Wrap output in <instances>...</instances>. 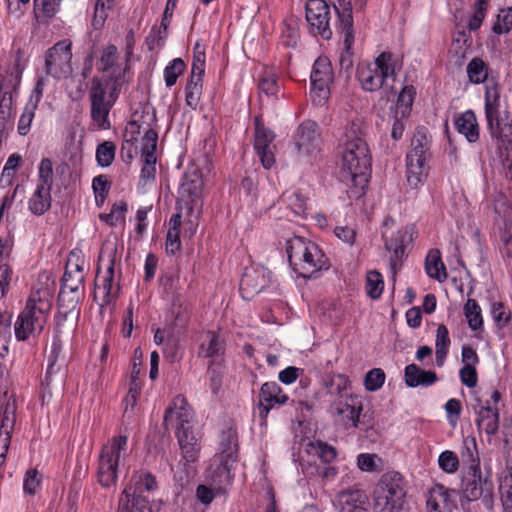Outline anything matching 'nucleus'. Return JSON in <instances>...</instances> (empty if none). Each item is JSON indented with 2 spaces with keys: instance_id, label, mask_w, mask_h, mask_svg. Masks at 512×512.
Returning <instances> with one entry per match:
<instances>
[{
  "instance_id": "obj_1",
  "label": "nucleus",
  "mask_w": 512,
  "mask_h": 512,
  "mask_svg": "<svg viewBox=\"0 0 512 512\" xmlns=\"http://www.w3.org/2000/svg\"><path fill=\"white\" fill-rule=\"evenodd\" d=\"M193 419V410L186 398L181 394L173 398L163 417L165 431L169 430V426L175 428V435L182 456L179 464L184 465L187 477L190 475L188 466L198 460L201 449L198 439L194 434Z\"/></svg>"
},
{
  "instance_id": "obj_2",
  "label": "nucleus",
  "mask_w": 512,
  "mask_h": 512,
  "mask_svg": "<svg viewBox=\"0 0 512 512\" xmlns=\"http://www.w3.org/2000/svg\"><path fill=\"white\" fill-rule=\"evenodd\" d=\"M372 167V156L368 144L361 137L345 140L342 150L341 181L351 188L358 198L364 193Z\"/></svg>"
},
{
  "instance_id": "obj_3",
  "label": "nucleus",
  "mask_w": 512,
  "mask_h": 512,
  "mask_svg": "<svg viewBox=\"0 0 512 512\" xmlns=\"http://www.w3.org/2000/svg\"><path fill=\"white\" fill-rule=\"evenodd\" d=\"M123 83L124 73L121 69H114L106 78H92L89 90L90 117L98 130L111 128L109 114L119 97Z\"/></svg>"
},
{
  "instance_id": "obj_4",
  "label": "nucleus",
  "mask_w": 512,
  "mask_h": 512,
  "mask_svg": "<svg viewBox=\"0 0 512 512\" xmlns=\"http://www.w3.org/2000/svg\"><path fill=\"white\" fill-rule=\"evenodd\" d=\"M286 253L293 271L302 278L315 279L330 265L319 247L304 237L294 236L286 241Z\"/></svg>"
},
{
  "instance_id": "obj_5",
  "label": "nucleus",
  "mask_w": 512,
  "mask_h": 512,
  "mask_svg": "<svg viewBox=\"0 0 512 512\" xmlns=\"http://www.w3.org/2000/svg\"><path fill=\"white\" fill-rule=\"evenodd\" d=\"M51 308L52 295L49 289L33 292L14 324L16 339L25 341L30 336L40 335L47 323Z\"/></svg>"
},
{
  "instance_id": "obj_6",
  "label": "nucleus",
  "mask_w": 512,
  "mask_h": 512,
  "mask_svg": "<svg viewBox=\"0 0 512 512\" xmlns=\"http://www.w3.org/2000/svg\"><path fill=\"white\" fill-rule=\"evenodd\" d=\"M406 494V481L402 474L397 471L384 473L373 491V511L400 512Z\"/></svg>"
},
{
  "instance_id": "obj_7",
  "label": "nucleus",
  "mask_w": 512,
  "mask_h": 512,
  "mask_svg": "<svg viewBox=\"0 0 512 512\" xmlns=\"http://www.w3.org/2000/svg\"><path fill=\"white\" fill-rule=\"evenodd\" d=\"M399 58L390 51L380 53L374 63L361 62L357 66L356 77L366 92H375L383 87L386 79L396 80Z\"/></svg>"
},
{
  "instance_id": "obj_8",
  "label": "nucleus",
  "mask_w": 512,
  "mask_h": 512,
  "mask_svg": "<svg viewBox=\"0 0 512 512\" xmlns=\"http://www.w3.org/2000/svg\"><path fill=\"white\" fill-rule=\"evenodd\" d=\"M462 492L468 501L481 499L484 506L492 510L494 506V483L490 469L485 472L476 464L468 466L462 476Z\"/></svg>"
},
{
  "instance_id": "obj_9",
  "label": "nucleus",
  "mask_w": 512,
  "mask_h": 512,
  "mask_svg": "<svg viewBox=\"0 0 512 512\" xmlns=\"http://www.w3.org/2000/svg\"><path fill=\"white\" fill-rule=\"evenodd\" d=\"M430 139L424 129H417L411 140V151L406 156L407 181L416 188L428 173L431 158Z\"/></svg>"
},
{
  "instance_id": "obj_10",
  "label": "nucleus",
  "mask_w": 512,
  "mask_h": 512,
  "mask_svg": "<svg viewBox=\"0 0 512 512\" xmlns=\"http://www.w3.org/2000/svg\"><path fill=\"white\" fill-rule=\"evenodd\" d=\"M126 433L114 436L102 447L98 463V481L103 487H111L116 483L120 455L127 448Z\"/></svg>"
},
{
  "instance_id": "obj_11",
  "label": "nucleus",
  "mask_w": 512,
  "mask_h": 512,
  "mask_svg": "<svg viewBox=\"0 0 512 512\" xmlns=\"http://www.w3.org/2000/svg\"><path fill=\"white\" fill-rule=\"evenodd\" d=\"M70 41H59L45 55V72L54 78H66L72 72Z\"/></svg>"
},
{
  "instance_id": "obj_12",
  "label": "nucleus",
  "mask_w": 512,
  "mask_h": 512,
  "mask_svg": "<svg viewBox=\"0 0 512 512\" xmlns=\"http://www.w3.org/2000/svg\"><path fill=\"white\" fill-rule=\"evenodd\" d=\"M368 0H353L356 11H362ZM333 8L338 16L336 30L343 36V43L347 52H349L354 43L352 0H336Z\"/></svg>"
},
{
  "instance_id": "obj_13",
  "label": "nucleus",
  "mask_w": 512,
  "mask_h": 512,
  "mask_svg": "<svg viewBox=\"0 0 512 512\" xmlns=\"http://www.w3.org/2000/svg\"><path fill=\"white\" fill-rule=\"evenodd\" d=\"M306 20L314 34L329 40L332 37L330 28V6L324 0H308L306 3Z\"/></svg>"
},
{
  "instance_id": "obj_14",
  "label": "nucleus",
  "mask_w": 512,
  "mask_h": 512,
  "mask_svg": "<svg viewBox=\"0 0 512 512\" xmlns=\"http://www.w3.org/2000/svg\"><path fill=\"white\" fill-rule=\"evenodd\" d=\"M311 94L314 101L321 104L330 94V84L333 81V70L331 63L327 58L319 57L314 65L310 75Z\"/></svg>"
},
{
  "instance_id": "obj_15",
  "label": "nucleus",
  "mask_w": 512,
  "mask_h": 512,
  "mask_svg": "<svg viewBox=\"0 0 512 512\" xmlns=\"http://www.w3.org/2000/svg\"><path fill=\"white\" fill-rule=\"evenodd\" d=\"M205 73V54H194L191 75L185 87L186 105L195 110L199 105Z\"/></svg>"
},
{
  "instance_id": "obj_16",
  "label": "nucleus",
  "mask_w": 512,
  "mask_h": 512,
  "mask_svg": "<svg viewBox=\"0 0 512 512\" xmlns=\"http://www.w3.org/2000/svg\"><path fill=\"white\" fill-rule=\"evenodd\" d=\"M382 237L385 240V249L392 252L390 256V267L393 274H395L402 266L405 249L407 245L412 242V234L408 228H404L392 233L391 236H387L386 233H383Z\"/></svg>"
},
{
  "instance_id": "obj_17",
  "label": "nucleus",
  "mask_w": 512,
  "mask_h": 512,
  "mask_svg": "<svg viewBox=\"0 0 512 512\" xmlns=\"http://www.w3.org/2000/svg\"><path fill=\"white\" fill-rule=\"evenodd\" d=\"M274 138L273 131L267 128L259 117H256L254 149L265 169H270L275 163L274 154L271 149Z\"/></svg>"
},
{
  "instance_id": "obj_18",
  "label": "nucleus",
  "mask_w": 512,
  "mask_h": 512,
  "mask_svg": "<svg viewBox=\"0 0 512 512\" xmlns=\"http://www.w3.org/2000/svg\"><path fill=\"white\" fill-rule=\"evenodd\" d=\"M114 271H115V256L109 255V265L106 269L105 275L99 276V268L97 269L94 298H100L99 305L101 307L110 305L117 297L119 287L114 289Z\"/></svg>"
},
{
  "instance_id": "obj_19",
  "label": "nucleus",
  "mask_w": 512,
  "mask_h": 512,
  "mask_svg": "<svg viewBox=\"0 0 512 512\" xmlns=\"http://www.w3.org/2000/svg\"><path fill=\"white\" fill-rule=\"evenodd\" d=\"M202 187V175L197 168H190L183 174L179 195L191 210L200 200Z\"/></svg>"
},
{
  "instance_id": "obj_20",
  "label": "nucleus",
  "mask_w": 512,
  "mask_h": 512,
  "mask_svg": "<svg viewBox=\"0 0 512 512\" xmlns=\"http://www.w3.org/2000/svg\"><path fill=\"white\" fill-rule=\"evenodd\" d=\"M269 283L265 269L249 267L245 268L240 280V293L246 300L259 294Z\"/></svg>"
},
{
  "instance_id": "obj_21",
  "label": "nucleus",
  "mask_w": 512,
  "mask_h": 512,
  "mask_svg": "<svg viewBox=\"0 0 512 512\" xmlns=\"http://www.w3.org/2000/svg\"><path fill=\"white\" fill-rule=\"evenodd\" d=\"M258 398L261 418H266L272 409L281 407L289 399L276 382L264 383L260 388Z\"/></svg>"
},
{
  "instance_id": "obj_22",
  "label": "nucleus",
  "mask_w": 512,
  "mask_h": 512,
  "mask_svg": "<svg viewBox=\"0 0 512 512\" xmlns=\"http://www.w3.org/2000/svg\"><path fill=\"white\" fill-rule=\"evenodd\" d=\"M335 506L339 512H369V499L361 489H345L337 494Z\"/></svg>"
},
{
  "instance_id": "obj_23",
  "label": "nucleus",
  "mask_w": 512,
  "mask_h": 512,
  "mask_svg": "<svg viewBox=\"0 0 512 512\" xmlns=\"http://www.w3.org/2000/svg\"><path fill=\"white\" fill-rule=\"evenodd\" d=\"M294 145L300 154L308 155L318 147L319 132L316 122L306 120L301 123L293 137Z\"/></svg>"
},
{
  "instance_id": "obj_24",
  "label": "nucleus",
  "mask_w": 512,
  "mask_h": 512,
  "mask_svg": "<svg viewBox=\"0 0 512 512\" xmlns=\"http://www.w3.org/2000/svg\"><path fill=\"white\" fill-rule=\"evenodd\" d=\"M473 406L476 414L475 423L478 429H482L488 435H495L499 428V411L492 407L489 401L482 402L480 398L475 399Z\"/></svg>"
},
{
  "instance_id": "obj_25",
  "label": "nucleus",
  "mask_w": 512,
  "mask_h": 512,
  "mask_svg": "<svg viewBox=\"0 0 512 512\" xmlns=\"http://www.w3.org/2000/svg\"><path fill=\"white\" fill-rule=\"evenodd\" d=\"M83 296L84 292L60 288L58 295V313L55 317L57 332H59V327L62 322H64L70 314L76 312V314L79 315L80 310L78 305Z\"/></svg>"
},
{
  "instance_id": "obj_26",
  "label": "nucleus",
  "mask_w": 512,
  "mask_h": 512,
  "mask_svg": "<svg viewBox=\"0 0 512 512\" xmlns=\"http://www.w3.org/2000/svg\"><path fill=\"white\" fill-rule=\"evenodd\" d=\"M220 462L225 470L229 471L232 464L238 459V434L236 429L229 427L223 430L219 443Z\"/></svg>"
},
{
  "instance_id": "obj_27",
  "label": "nucleus",
  "mask_w": 512,
  "mask_h": 512,
  "mask_svg": "<svg viewBox=\"0 0 512 512\" xmlns=\"http://www.w3.org/2000/svg\"><path fill=\"white\" fill-rule=\"evenodd\" d=\"M405 383L408 387H429L438 381L437 374L431 370H423L416 364H409L404 370Z\"/></svg>"
},
{
  "instance_id": "obj_28",
  "label": "nucleus",
  "mask_w": 512,
  "mask_h": 512,
  "mask_svg": "<svg viewBox=\"0 0 512 512\" xmlns=\"http://www.w3.org/2000/svg\"><path fill=\"white\" fill-rule=\"evenodd\" d=\"M450 492L443 485H437L427 499V512H452L453 502L450 499Z\"/></svg>"
},
{
  "instance_id": "obj_29",
  "label": "nucleus",
  "mask_w": 512,
  "mask_h": 512,
  "mask_svg": "<svg viewBox=\"0 0 512 512\" xmlns=\"http://www.w3.org/2000/svg\"><path fill=\"white\" fill-rule=\"evenodd\" d=\"M457 131L465 136L470 143H475L479 139V125L474 111L467 110L455 119Z\"/></svg>"
},
{
  "instance_id": "obj_30",
  "label": "nucleus",
  "mask_w": 512,
  "mask_h": 512,
  "mask_svg": "<svg viewBox=\"0 0 512 512\" xmlns=\"http://www.w3.org/2000/svg\"><path fill=\"white\" fill-rule=\"evenodd\" d=\"M335 413L342 417V421L346 427H358L361 421L362 406L351 399V403L347 401H339L334 406Z\"/></svg>"
},
{
  "instance_id": "obj_31",
  "label": "nucleus",
  "mask_w": 512,
  "mask_h": 512,
  "mask_svg": "<svg viewBox=\"0 0 512 512\" xmlns=\"http://www.w3.org/2000/svg\"><path fill=\"white\" fill-rule=\"evenodd\" d=\"M51 189L47 186L37 185L28 201L29 210L33 215L41 216L51 207Z\"/></svg>"
},
{
  "instance_id": "obj_32",
  "label": "nucleus",
  "mask_w": 512,
  "mask_h": 512,
  "mask_svg": "<svg viewBox=\"0 0 512 512\" xmlns=\"http://www.w3.org/2000/svg\"><path fill=\"white\" fill-rule=\"evenodd\" d=\"M500 107V89L496 82H491L485 86V116L487 124L497 120Z\"/></svg>"
},
{
  "instance_id": "obj_33",
  "label": "nucleus",
  "mask_w": 512,
  "mask_h": 512,
  "mask_svg": "<svg viewBox=\"0 0 512 512\" xmlns=\"http://www.w3.org/2000/svg\"><path fill=\"white\" fill-rule=\"evenodd\" d=\"M13 410L14 407L12 405H8L3 423L0 426V467L3 466L6 461L7 452L11 442V435L13 432Z\"/></svg>"
},
{
  "instance_id": "obj_34",
  "label": "nucleus",
  "mask_w": 512,
  "mask_h": 512,
  "mask_svg": "<svg viewBox=\"0 0 512 512\" xmlns=\"http://www.w3.org/2000/svg\"><path fill=\"white\" fill-rule=\"evenodd\" d=\"M225 343L219 335L213 331H208L200 345L199 355L205 358H213L223 355Z\"/></svg>"
},
{
  "instance_id": "obj_35",
  "label": "nucleus",
  "mask_w": 512,
  "mask_h": 512,
  "mask_svg": "<svg viewBox=\"0 0 512 512\" xmlns=\"http://www.w3.org/2000/svg\"><path fill=\"white\" fill-rule=\"evenodd\" d=\"M425 270L429 277L443 282L447 278V272L441 259L440 251L432 249L426 256Z\"/></svg>"
},
{
  "instance_id": "obj_36",
  "label": "nucleus",
  "mask_w": 512,
  "mask_h": 512,
  "mask_svg": "<svg viewBox=\"0 0 512 512\" xmlns=\"http://www.w3.org/2000/svg\"><path fill=\"white\" fill-rule=\"evenodd\" d=\"M494 212L497 215V218L495 219L496 223L498 225H501L500 222H502L503 224V228L505 231L501 235V239L507 244L511 238V236L507 234V230L511 225V221L509 219L510 206L508 205V202L504 196L500 195L495 199Z\"/></svg>"
},
{
  "instance_id": "obj_37",
  "label": "nucleus",
  "mask_w": 512,
  "mask_h": 512,
  "mask_svg": "<svg viewBox=\"0 0 512 512\" xmlns=\"http://www.w3.org/2000/svg\"><path fill=\"white\" fill-rule=\"evenodd\" d=\"M492 137L497 138L501 146L506 150L512 149V124L503 123L500 117L488 125Z\"/></svg>"
},
{
  "instance_id": "obj_38",
  "label": "nucleus",
  "mask_w": 512,
  "mask_h": 512,
  "mask_svg": "<svg viewBox=\"0 0 512 512\" xmlns=\"http://www.w3.org/2000/svg\"><path fill=\"white\" fill-rule=\"evenodd\" d=\"M307 452L310 455L319 458L324 464L331 463L337 457V451L335 447L321 440L309 442L307 446Z\"/></svg>"
},
{
  "instance_id": "obj_39",
  "label": "nucleus",
  "mask_w": 512,
  "mask_h": 512,
  "mask_svg": "<svg viewBox=\"0 0 512 512\" xmlns=\"http://www.w3.org/2000/svg\"><path fill=\"white\" fill-rule=\"evenodd\" d=\"M62 350V344L61 341L55 337L52 345L50 353L47 357V370L45 373V377L42 380V385H44L46 388H49L52 382V375L59 371V367L56 368V362L58 360L59 354Z\"/></svg>"
},
{
  "instance_id": "obj_40",
  "label": "nucleus",
  "mask_w": 512,
  "mask_h": 512,
  "mask_svg": "<svg viewBox=\"0 0 512 512\" xmlns=\"http://www.w3.org/2000/svg\"><path fill=\"white\" fill-rule=\"evenodd\" d=\"M464 314L471 330H480L483 326L481 308L475 299L469 298L464 305Z\"/></svg>"
},
{
  "instance_id": "obj_41",
  "label": "nucleus",
  "mask_w": 512,
  "mask_h": 512,
  "mask_svg": "<svg viewBox=\"0 0 512 512\" xmlns=\"http://www.w3.org/2000/svg\"><path fill=\"white\" fill-rule=\"evenodd\" d=\"M507 468L509 470L510 480L509 482L505 481V484H501L499 491L504 511L512 512V440L508 450Z\"/></svg>"
},
{
  "instance_id": "obj_42",
  "label": "nucleus",
  "mask_w": 512,
  "mask_h": 512,
  "mask_svg": "<svg viewBox=\"0 0 512 512\" xmlns=\"http://www.w3.org/2000/svg\"><path fill=\"white\" fill-rule=\"evenodd\" d=\"M467 74L471 83H483L488 77V66L481 58L475 57L467 65Z\"/></svg>"
},
{
  "instance_id": "obj_43",
  "label": "nucleus",
  "mask_w": 512,
  "mask_h": 512,
  "mask_svg": "<svg viewBox=\"0 0 512 512\" xmlns=\"http://www.w3.org/2000/svg\"><path fill=\"white\" fill-rule=\"evenodd\" d=\"M157 487L156 478L151 473H144L139 476V480L135 484V490L131 495L128 489L123 491V495H129V499H132L134 496H141L140 494H136L137 492L142 493L144 491H153ZM124 499V503H126L127 497H122Z\"/></svg>"
},
{
  "instance_id": "obj_44",
  "label": "nucleus",
  "mask_w": 512,
  "mask_h": 512,
  "mask_svg": "<svg viewBox=\"0 0 512 512\" xmlns=\"http://www.w3.org/2000/svg\"><path fill=\"white\" fill-rule=\"evenodd\" d=\"M384 281L382 275L372 270L367 273L366 276V292L372 299H378L383 292Z\"/></svg>"
},
{
  "instance_id": "obj_45",
  "label": "nucleus",
  "mask_w": 512,
  "mask_h": 512,
  "mask_svg": "<svg viewBox=\"0 0 512 512\" xmlns=\"http://www.w3.org/2000/svg\"><path fill=\"white\" fill-rule=\"evenodd\" d=\"M126 497V503H124L123 498L120 499V512H152L148 500L143 496H134L132 499H129L127 494Z\"/></svg>"
},
{
  "instance_id": "obj_46",
  "label": "nucleus",
  "mask_w": 512,
  "mask_h": 512,
  "mask_svg": "<svg viewBox=\"0 0 512 512\" xmlns=\"http://www.w3.org/2000/svg\"><path fill=\"white\" fill-rule=\"evenodd\" d=\"M116 146L111 141H105L96 149V160L101 167H108L115 158Z\"/></svg>"
},
{
  "instance_id": "obj_47",
  "label": "nucleus",
  "mask_w": 512,
  "mask_h": 512,
  "mask_svg": "<svg viewBox=\"0 0 512 512\" xmlns=\"http://www.w3.org/2000/svg\"><path fill=\"white\" fill-rule=\"evenodd\" d=\"M186 68L185 62L181 58H175L164 69V79L167 87L176 84L177 78Z\"/></svg>"
},
{
  "instance_id": "obj_48",
  "label": "nucleus",
  "mask_w": 512,
  "mask_h": 512,
  "mask_svg": "<svg viewBox=\"0 0 512 512\" xmlns=\"http://www.w3.org/2000/svg\"><path fill=\"white\" fill-rule=\"evenodd\" d=\"M127 203L120 201L112 205L110 213L100 214V219L110 226H116L119 222H124Z\"/></svg>"
},
{
  "instance_id": "obj_49",
  "label": "nucleus",
  "mask_w": 512,
  "mask_h": 512,
  "mask_svg": "<svg viewBox=\"0 0 512 512\" xmlns=\"http://www.w3.org/2000/svg\"><path fill=\"white\" fill-rule=\"evenodd\" d=\"M461 456L464 466L466 468L468 466H473V464H476L480 466V459L477 452V446L476 441L474 438H466L463 441V446L461 450Z\"/></svg>"
},
{
  "instance_id": "obj_50",
  "label": "nucleus",
  "mask_w": 512,
  "mask_h": 512,
  "mask_svg": "<svg viewBox=\"0 0 512 512\" xmlns=\"http://www.w3.org/2000/svg\"><path fill=\"white\" fill-rule=\"evenodd\" d=\"M164 298L182 291L179 275L176 273H165L160 278Z\"/></svg>"
},
{
  "instance_id": "obj_51",
  "label": "nucleus",
  "mask_w": 512,
  "mask_h": 512,
  "mask_svg": "<svg viewBox=\"0 0 512 512\" xmlns=\"http://www.w3.org/2000/svg\"><path fill=\"white\" fill-rule=\"evenodd\" d=\"M62 0H34V11L38 16L40 13L44 18L50 19L59 11Z\"/></svg>"
},
{
  "instance_id": "obj_52",
  "label": "nucleus",
  "mask_w": 512,
  "mask_h": 512,
  "mask_svg": "<svg viewBox=\"0 0 512 512\" xmlns=\"http://www.w3.org/2000/svg\"><path fill=\"white\" fill-rule=\"evenodd\" d=\"M118 59V50L115 45H108L102 51L99 59L97 70L100 72H107L112 69Z\"/></svg>"
},
{
  "instance_id": "obj_53",
  "label": "nucleus",
  "mask_w": 512,
  "mask_h": 512,
  "mask_svg": "<svg viewBox=\"0 0 512 512\" xmlns=\"http://www.w3.org/2000/svg\"><path fill=\"white\" fill-rule=\"evenodd\" d=\"M84 279V274H80L77 271L76 273H72L70 270H65L61 287L71 291L84 292Z\"/></svg>"
},
{
  "instance_id": "obj_54",
  "label": "nucleus",
  "mask_w": 512,
  "mask_h": 512,
  "mask_svg": "<svg viewBox=\"0 0 512 512\" xmlns=\"http://www.w3.org/2000/svg\"><path fill=\"white\" fill-rule=\"evenodd\" d=\"M385 382V373L381 368H373L367 372L364 385L366 390L368 391H377L379 390Z\"/></svg>"
},
{
  "instance_id": "obj_55",
  "label": "nucleus",
  "mask_w": 512,
  "mask_h": 512,
  "mask_svg": "<svg viewBox=\"0 0 512 512\" xmlns=\"http://www.w3.org/2000/svg\"><path fill=\"white\" fill-rule=\"evenodd\" d=\"M438 464L444 472L453 474L459 468V459L453 451L445 450L439 455Z\"/></svg>"
},
{
  "instance_id": "obj_56",
  "label": "nucleus",
  "mask_w": 512,
  "mask_h": 512,
  "mask_svg": "<svg viewBox=\"0 0 512 512\" xmlns=\"http://www.w3.org/2000/svg\"><path fill=\"white\" fill-rule=\"evenodd\" d=\"M512 29V8L502 9L493 24L492 31L498 35L507 33Z\"/></svg>"
},
{
  "instance_id": "obj_57",
  "label": "nucleus",
  "mask_w": 512,
  "mask_h": 512,
  "mask_svg": "<svg viewBox=\"0 0 512 512\" xmlns=\"http://www.w3.org/2000/svg\"><path fill=\"white\" fill-rule=\"evenodd\" d=\"M53 164L51 159L43 158L38 167V184L52 188Z\"/></svg>"
},
{
  "instance_id": "obj_58",
  "label": "nucleus",
  "mask_w": 512,
  "mask_h": 512,
  "mask_svg": "<svg viewBox=\"0 0 512 512\" xmlns=\"http://www.w3.org/2000/svg\"><path fill=\"white\" fill-rule=\"evenodd\" d=\"M259 90L267 96L276 95L279 91L278 79L272 72H265L259 80Z\"/></svg>"
},
{
  "instance_id": "obj_59",
  "label": "nucleus",
  "mask_w": 512,
  "mask_h": 512,
  "mask_svg": "<svg viewBox=\"0 0 512 512\" xmlns=\"http://www.w3.org/2000/svg\"><path fill=\"white\" fill-rule=\"evenodd\" d=\"M22 158L17 153L11 154L3 168L1 181H6L7 185H11L15 176V172Z\"/></svg>"
},
{
  "instance_id": "obj_60",
  "label": "nucleus",
  "mask_w": 512,
  "mask_h": 512,
  "mask_svg": "<svg viewBox=\"0 0 512 512\" xmlns=\"http://www.w3.org/2000/svg\"><path fill=\"white\" fill-rule=\"evenodd\" d=\"M140 393H141V385H140L139 379L130 378L129 390H128L127 396L124 399V403H125L124 413L125 414L128 412L129 408H131V410L134 408V406L137 403L138 397L140 396Z\"/></svg>"
},
{
  "instance_id": "obj_61",
  "label": "nucleus",
  "mask_w": 512,
  "mask_h": 512,
  "mask_svg": "<svg viewBox=\"0 0 512 512\" xmlns=\"http://www.w3.org/2000/svg\"><path fill=\"white\" fill-rule=\"evenodd\" d=\"M41 483V475L37 469H29L24 477L23 489L24 492L30 495H34L36 489Z\"/></svg>"
},
{
  "instance_id": "obj_62",
  "label": "nucleus",
  "mask_w": 512,
  "mask_h": 512,
  "mask_svg": "<svg viewBox=\"0 0 512 512\" xmlns=\"http://www.w3.org/2000/svg\"><path fill=\"white\" fill-rule=\"evenodd\" d=\"M158 134L154 129H148L142 138V156L155 155Z\"/></svg>"
},
{
  "instance_id": "obj_63",
  "label": "nucleus",
  "mask_w": 512,
  "mask_h": 512,
  "mask_svg": "<svg viewBox=\"0 0 512 512\" xmlns=\"http://www.w3.org/2000/svg\"><path fill=\"white\" fill-rule=\"evenodd\" d=\"M92 188L96 199L100 197L103 202L109 192L110 182L105 175H98L92 181Z\"/></svg>"
},
{
  "instance_id": "obj_64",
  "label": "nucleus",
  "mask_w": 512,
  "mask_h": 512,
  "mask_svg": "<svg viewBox=\"0 0 512 512\" xmlns=\"http://www.w3.org/2000/svg\"><path fill=\"white\" fill-rule=\"evenodd\" d=\"M460 380L468 388H474L478 382V375L475 366L464 365L459 371Z\"/></svg>"
}]
</instances>
